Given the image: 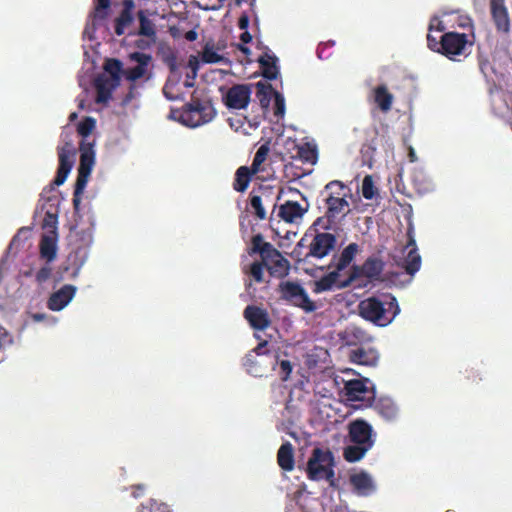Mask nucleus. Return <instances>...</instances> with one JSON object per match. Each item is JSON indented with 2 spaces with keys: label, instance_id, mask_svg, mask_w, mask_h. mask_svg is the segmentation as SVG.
<instances>
[{
  "label": "nucleus",
  "instance_id": "1",
  "mask_svg": "<svg viewBox=\"0 0 512 512\" xmlns=\"http://www.w3.org/2000/svg\"><path fill=\"white\" fill-rule=\"evenodd\" d=\"M358 313L364 320L385 327L400 313V307L394 295L379 293L361 300L358 304Z\"/></svg>",
  "mask_w": 512,
  "mask_h": 512
},
{
  "label": "nucleus",
  "instance_id": "2",
  "mask_svg": "<svg viewBox=\"0 0 512 512\" xmlns=\"http://www.w3.org/2000/svg\"><path fill=\"white\" fill-rule=\"evenodd\" d=\"M427 46L431 51L444 55L449 60L461 61V57L466 58L470 54L473 42L465 33L446 32L439 38L428 33Z\"/></svg>",
  "mask_w": 512,
  "mask_h": 512
},
{
  "label": "nucleus",
  "instance_id": "3",
  "mask_svg": "<svg viewBox=\"0 0 512 512\" xmlns=\"http://www.w3.org/2000/svg\"><path fill=\"white\" fill-rule=\"evenodd\" d=\"M216 116V110L209 100L192 97L182 109H171L170 118L187 127L195 128L209 123Z\"/></svg>",
  "mask_w": 512,
  "mask_h": 512
},
{
  "label": "nucleus",
  "instance_id": "4",
  "mask_svg": "<svg viewBox=\"0 0 512 512\" xmlns=\"http://www.w3.org/2000/svg\"><path fill=\"white\" fill-rule=\"evenodd\" d=\"M349 188L338 180L330 181L325 185L324 193L326 212L325 217L329 225L323 228L328 229L331 224L336 223L350 212L349 203L347 201Z\"/></svg>",
  "mask_w": 512,
  "mask_h": 512
},
{
  "label": "nucleus",
  "instance_id": "5",
  "mask_svg": "<svg viewBox=\"0 0 512 512\" xmlns=\"http://www.w3.org/2000/svg\"><path fill=\"white\" fill-rule=\"evenodd\" d=\"M334 455L329 449L316 447L307 462V477L313 481L327 480L332 483L334 473Z\"/></svg>",
  "mask_w": 512,
  "mask_h": 512
},
{
  "label": "nucleus",
  "instance_id": "6",
  "mask_svg": "<svg viewBox=\"0 0 512 512\" xmlns=\"http://www.w3.org/2000/svg\"><path fill=\"white\" fill-rule=\"evenodd\" d=\"M282 297L291 302L294 306L301 308L307 313L314 312L317 307L309 298L305 289L298 283L286 281L279 285Z\"/></svg>",
  "mask_w": 512,
  "mask_h": 512
},
{
  "label": "nucleus",
  "instance_id": "7",
  "mask_svg": "<svg viewBox=\"0 0 512 512\" xmlns=\"http://www.w3.org/2000/svg\"><path fill=\"white\" fill-rule=\"evenodd\" d=\"M375 436L372 426L364 419H355L348 424V437L353 444L372 448Z\"/></svg>",
  "mask_w": 512,
  "mask_h": 512
},
{
  "label": "nucleus",
  "instance_id": "8",
  "mask_svg": "<svg viewBox=\"0 0 512 512\" xmlns=\"http://www.w3.org/2000/svg\"><path fill=\"white\" fill-rule=\"evenodd\" d=\"M337 245V237L328 232H317L309 244L306 257L322 259L333 252Z\"/></svg>",
  "mask_w": 512,
  "mask_h": 512
},
{
  "label": "nucleus",
  "instance_id": "9",
  "mask_svg": "<svg viewBox=\"0 0 512 512\" xmlns=\"http://www.w3.org/2000/svg\"><path fill=\"white\" fill-rule=\"evenodd\" d=\"M79 149L81 154L76 181L79 182L78 189H81L83 184L87 185L89 176L95 164L94 143L83 140L80 143Z\"/></svg>",
  "mask_w": 512,
  "mask_h": 512
},
{
  "label": "nucleus",
  "instance_id": "10",
  "mask_svg": "<svg viewBox=\"0 0 512 512\" xmlns=\"http://www.w3.org/2000/svg\"><path fill=\"white\" fill-rule=\"evenodd\" d=\"M252 84H235L224 96V103L230 109H245L251 100Z\"/></svg>",
  "mask_w": 512,
  "mask_h": 512
},
{
  "label": "nucleus",
  "instance_id": "11",
  "mask_svg": "<svg viewBox=\"0 0 512 512\" xmlns=\"http://www.w3.org/2000/svg\"><path fill=\"white\" fill-rule=\"evenodd\" d=\"M57 151L59 166L53 183L56 186H60L66 181L68 174L73 167L75 149L71 142H66L63 146L58 147Z\"/></svg>",
  "mask_w": 512,
  "mask_h": 512
},
{
  "label": "nucleus",
  "instance_id": "12",
  "mask_svg": "<svg viewBox=\"0 0 512 512\" xmlns=\"http://www.w3.org/2000/svg\"><path fill=\"white\" fill-rule=\"evenodd\" d=\"M262 260L271 277L282 279L289 274L290 262L276 248Z\"/></svg>",
  "mask_w": 512,
  "mask_h": 512
},
{
  "label": "nucleus",
  "instance_id": "13",
  "mask_svg": "<svg viewBox=\"0 0 512 512\" xmlns=\"http://www.w3.org/2000/svg\"><path fill=\"white\" fill-rule=\"evenodd\" d=\"M129 59L137 63L135 67L126 68L123 71L124 77L131 82L145 77L148 71V66L152 61V56L143 52H133L129 54Z\"/></svg>",
  "mask_w": 512,
  "mask_h": 512
},
{
  "label": "nucleus",
  "instance_id": "14",
  "mask_svg": "<svg viewBox=\"0 0 512 512\" xmlns=\"http://www.w3.org/2000/svg\"><path fill=\"white\" fill-rule=\"evenodd\" d=\"M243 315L255 330L264 331L271 325L269 313L264 308L248 305L244 309Z\"/></svg>",
  "mask_w": 512,
  "mask_h": 512
},
{
  "label": "nucleus",
  "instance_id": "15",
  "mask_svg": "<svg viewBox=\"0 0 512 512\" xmlns=\"http://www.w3.org/2000/svg\"><path fill=\"white\" fill-rule=\"evenodd\" d=\"M385 267L383 260L377 257H368L362 266H353L352 276H364L369 279H378Z\"/></svg>",
  "mask_w": 512,
  "mask_h": 512
},
{
  "label": "nucleus",
  "instance_id": "16",
  "mask_svg": "<svg viewBox=\"0 0 512 512\" xmlns=\"http://www.w3.org/2000/svg\"><path fill=\"white\" fill-rule=\"evenodd\" d=\"M77 288L74 285L66 284L59 290L52 293L47 301V307L52 311H60L66 307L75 296Z\"/></svg>",
  "mask_w": 512,
  "mask_h": 512
},
{
  "label": "nucleus",
  "instance_id": "17",
  "mask_svg": "<svg viewBox=\"0 0 512 512\" xmlns=\"http://www.w3.org/2000/svg\"><path fill=\"white\" fill-rule=\"evenodd\" d=\"M122 10L114 20V32L117 36H122L127 27L134 22L135 2L133 0H122Z\"/></svg>",
  "mask_w": 512,
  "mask_h": 512
},
{
  "label": "nucleus",
  "instance_id": "18",
  "mask_svg": "<svg viewBox=\"0 0 512 512\" xmlns=\"http://www.w3.org/2000/svg\"><path fill=\"white\" fill-rule=\"evenodd\" d=\"M272 192L267 188H259V194L254 190L249 195V206L251 212L259 220L266 219V210L264 204L270 202Z\"/></svg>",
  "mask_w": 512,
  "mask_h": 512
},
{
  "label": "nucleus",
  "instance_id": "19",
  "mask_svg": "<svg viewBox=\"0 0 512 512\" xmlns=\"http://www.w3.org/2000/svg\"><path fill=\"white\" fill-rule=\"evenodd\" d=\"M349 482L354 492L360 496H369L376 489L372 477L365 471L350 475Z\"/></svg>",
  "mask_w": 512,
  "mask_h": 512
},
{
  "label": "nucleus",
  "instance_id": "20",
  "mask_svg": "<svg viewBox=\"0 0 512 512\" xmlns=\"http://www.w3.org/2000/svg\"><path fill=\"white\" fill-rule=\"evenodd\" d=\"M491 15L499 31L508 32L510 20L504 0H490Z\"/></svg>",
  "mask_w": 512,
  "mask_h": 512
},
{
  "label": "nucleus",
  "instance_id": "21",
  "mask_svg": "<svg viewBox=\"0 0 512 512\" xmlns=\"http://www.w3.org/2000/svg\"><path fill=\"white\" fill-rule=\"evenodd\" d=\"M119 85L116 80L109 79L105 75H101L95 80L96 102L105 104L111 97L113 90Z\"/></svg>",
  "mask_w": 512,
  "mask_h": 512
},
{
  "label": "nucleus",
  "instance_id": "22",
  "mask_svg": "<svg viewBox=\"0 0 512 512\" xmlns=\"http://www.w3.org/2000/svg\"><path fill=\"white\" fill-rule=\"evenodd\" d=\"M339 272L337 270L331 271L328 274L321 277L319 280L314 282L313 292L316 294L330 291L335 286L337 288H344L349 285V283L352 281L353 277H351L349 280L342 282L340 284H337V280L339 277Z\"/></svg>",
  "mask_w": 512,
  "mask_h": 512
},
{
  "label": "nucleus",
  "instance_id": "23",
  "mask_svg": "<svg viewBox=\"0 0 512 512\" xmlns=\"http://www.w3.org/2000/svg\"><path fill=\"white\" fill-rule=\"evenodd\" d=\"M349 359L352 363L365 366H375L378 362L379 355L377 350L373 348L358 347L351 350Z\"/></svg>",
  "mask_w": 512,
  "mask_h": 512
},
{
  "label": "nucleus",
  "instance_id": "24",
  "mask_svg": "<svg viewBox=\"0 0 512 512\" xmlns=\"http://www.w3.org/2000/svg\"><path fill=\"white\" fill-rule=\"evenodd\" d=\"M306 211L307 208H303L298 202L288 200L279 206L278 215L286 223H294L301 219Z\"/></svg>",
  "mask_w": 512,
  "mask_h": 512
},
{
  "label": "nucleus",
  "instance_id": "25",
  "mask_svg": "<svg viewBox=\"0 0 512 512\" xmlns=\"http://www.w3.org/2000/svg\"><path fill=\"white\" fill-rule=\"evenodd\" d=\"M339 335H341V339L348 346H357L371 339L363 328L356 325L347 326Z\"/></svg>",
  "mask_w": 512,
  "mask_h": 512
},
{
  "label": "nucleus",
  "instance_id": "26",
  "mask_svg": "<svg viewBox=\"0 0 512 512\" xmlns=\"http://www.w3.org/2000/svg\"><path fill=\"white\" fill-rule=\"evenodd\" d=\"M359 251V246L357 243H350L347 245L341 252L339 256H334L332 262L330 263L329 267L335 266V270H337L339 273L343 271L345 268H347L350 263L355 258L356 254Z\"/></svg>",
  "mask_w": 512,
  "mask_h": 512
},
{
  "label": "nucleus",
  "instance_id": "27",
  "mask_svg": "<svg viewBox=\"0 0 512 512\" xmlns=\"http://www.w3.org/2000/svg\"><path fill=\"white\" fill-rule=\"evenodd\" d=\"M243 365L245 366L248 373L255 377H261L266 372L271 370L268 360H263V358L256 357L252 353H248L245 356Z\"/></svg>",
  "mask_w": 512,
  "mask_h": 512
},
{
  "label": "nucleus",
  "instance_id": "28",
  "mask_svg": "<svg viewBox=\"0 0 512 512\" xmlns=\"http://www.w3.org/2000/svg\"><path fill=\"white\" fill-rule=\"evenodd\" d=\"M276 62L277 57L275 55L264 53L259 57L258 63L261 68V74L265 79L275 80L278 77L279 69Z\"/></svg>",
  "mask_w": 512,
  "mask_h": 512
},
{
  "label": "nucleus",
  "instance_id": "29",
  "mask_svg": "<svg viewBox=\"0 0 512 512\" xmlns=\"http://www.w3.org/2000/svg\"><path fill=\"white\" fill-rule=\"evenodd\" d=\"M40 256L47 263L56 259L57 256V238L55 235L44 234L39 243Z\"/></svg>",
  "mask_w": 512,
  "mask_h": 512
},
{
  "label": "nucleus",
  "instance_id": "30",
  "mask_svg": "<svg viewBox=\"0 0 512 512\" xmlns=\"http://www.w3.org/2000/svg\"><path fill=\"white\" fill-rule=\"evenodd\" d=\"M374 410L385 420L391 421L398 416V407L394 401L388 397L379 398L374 402Z\"/></svg>",
  "mask_w": 512,
  "mask_h": 512
},
{
  "label": "nucleus",
  "instance_id": "31",
  "mask_svg": "<svg viewBox=\"0 0 512 512\" xmlns=\"http://www.w3.org/2000/svg\"><path fill=\"white\" fill-rule=\"evenodd\" d=\"M277 462L284 471H292L295 466L293 446L290 442L283 443L277 452Z\"/></svg>",
  "mask_w": 512,
  "mask_h": 512
},
{
  "label": "nucleus",
  "instance_id": "32",
  "mask_svg": "<svg viewBox=\"0 0 512 512\" xmlns=\"http://www.w3.org/2000/svg\"><path fill=\"white\" fill-rule=\"evenodd\" d=\"M412 246L404 259V269L409 275H414L421 267V256L418 253L414 239H410L407 247Z\"/></svg>",
  "mask_w": 512,
  "mask_h": 512
},
{
  "label": "nucleus",
  "instance_id": "33",
  "mask_svg": "<svg viewBox=\"0 0 512 512\" xmlns=\"http://www.w3.org/2000/svg\"><path fill=\"white\" fill-rule=\"evenodd\" d=\"M255 174L257 173L250 167L240 166L235 172L233 189L237 192H245Z\"/></svg>",
  "mask_w": 512,
  "mask_h": 512
},
{
  "label": "nucleus",
  "instance_id": "34",
  "mask_svg": "<svg viewBox=\"0 0 512 512\" xmlns=\"http://www.w3.org/2000/svg\"><path fill=\"white\" fill-rule=\"evenodd\" d=\"M374 101L382 112H388L393 103V95L388 91L386 85H378L373 90Z\"/></svg>",
  "mask_w": 512,
  "mask_h": 512
},
{
  "label": "nucleus",
  "instance_id": "35",
  "mask_svg": "<svg viewBox=\"0 0 512 512\" xmlns=\"http://www.w3.org/2000/svg\"><path fill=\"white\" fill-rule=\"evenodd\" d=\"M345 394L349 400H363L364 394L367 392V386L362 380H349L344 386Z\"/></svg>",
  "mask_w": 512,
  "mask_h": 512
},
{
  "label": "nucleus",
  "instance_id": "36",
  "mask_svg": "<svg viewBox=\"0 0 512 512\" xmlns=\"http://www.w3.org/2000/svg\"><path fill=\"white\" fill-rule=\"evenodd\" d=\"M267 345V341H262L250 353L256 357L263 358V360H268L271 370H275L278 364V354L275 351L268 350Z\"/></svg>",
  "mask_w": 512,
  "mask_h": 512
},
{
  "label": "nucleus",
  "instance_id": "37",
  "mask_svg": "<svg viewBox=\"0 0 512 512\" xmlns=\"http://www.w3.org/2000/svg\"><path fill=\"white\" fill-rule=\"evenodd\" d=\"M370 449L360 444L348 445L344 448L343 457L347 462L354 463L361 460Z\"/></svg>",
  "mask_w": 512,
  "mask_h": 512
},
{
  "label": "nucleus",
  "instance_id": "38",
  "mask_svg": "<svg viewBox=\"0 0 512 512\" xmlns=\"http://www.w3.org/2000/svg\"><path fill=\"white\" fill-rule=\"evenodd\" d=\"M256 87V98L263 109H267L270 105L271 96L275 92L271 84L265 82H258Z\"/></svg>",
  "mask_w": 512,
  "mask_h": 512
},
{
  "label": "nucleus",
  "instance_id": "39",
  "mask_svg": "<svg viewBox=\"0 0 512 512\" xmlns=\"http://www.w3.org/2000/svg\"><path fill=\"white\" fill-rule=\"evenodd\" d=\"M251 244L252 247L249 253H259L261 259H263L269 252H271L275 248L271 243L265 242L261 234L254 235L252 237Z\"/></svg>",
  "mask_w": 512,
  "mask_h": 512
},
{
  "label": "nucleus",
  "instance_id": "40",
  "mask_svg": "<svg viewBox=\"0 0 512 512\" xmlns=\"http://www.w3.org/2000/svg\"><path fill=\"white\" fill-rule=\"evenodd\" d=\"M298 157L305 163L314 164L318 158V152L316 146L310 143H304L298 146L297 149Z\"/></svg>",
  "mask_w": 512,
  "mask_h": 512
},
{
  "label": "nucleus",
  "instance_id": "41",
  "mask_svg": "<svg viewBox=\"0 0 512 512\" xmlns=\"http://www.w3.org/2000/svg\"><path fill=\"white\" fill-rule=\"evenodd\" d=\"M201 59L204 63H219L223 60V57L220 56L215 50V44L212 39L207 41L203 47Z\"/></svg>",
  "mask_w": 512,
  "mask_h": 512
},
{
  "label": "nucleus",
  "instance_id": "42",
  "mask_svg": "<svg viewBox=\"0 0 512 512\" xmlns=\"http://www.w3.org/2000/svg\"><path fill=\"white\" fill-rule=\"evenodd\" d=\"M105 71L109 74L107 76L109 79L116 80V82H120V75L123 74L122 62L118 59L111 58L107 59L104 65Z\"/></svg>",
  "mask_w": 512,
  "mask_h": 512
},
{
  "label": "nucleus",
  "instance_id": "43",
  "mask_svg": "<svg viewBox=\"0 0 512 512\" xmlns=\"http://www.w3.org/2000/svg\"><path fill=\"white\" fill-rule=\"evenodd\" d=\"M137 16L140 23L138 34L146 37L155 36L156 32L154 29V24L150 19L147 18L145 12L143 10H140L138 11Z\"/></svg>",
  "mask_w": 512,
  "mask_h": 512
},
{
  "label": "nucleus",
  "instance_id": "44",
  "mask_svg": "<svg viewBox=\"0 0 512 512\" xmlns=\"http://www.w3.org/2000/svg\"><path fill=\"white\" fill-rule=\"evenodd\" d=\"M269 151L270 149L267 144H263L258 148L250 166L253 172L259 173L262 171L261 165L266 161Z\"/></svg>",
  "mask_w": 512,
  "mask_h": 512
},
{
  "label": "nucleus",
  "instance_id": "45",
  "mask_svg": "<svg viewBox=\"0 0 512 512\" xmlns=\"http://www.w3.org/2000/svg\"><path fill=\"white\" fill-rule=\"evenodd\" d=\"M377 188L371 175H366L362 181V195L367 200H372L377 195Z\"/></svg>",
  "mask_w": 512,
  "mask_h": 512
},
{
  "label": "nucleus",
  "instance_id": "46",
  "mask_svg": "<svg viewBox=\"0 0 512 512\" xmlns=\"http://www.w3.org/2000/svg\"><path fill=\"white\" fill-rule=\"evenodd\" d=\"M96 127V120L93 117H85L77 125V132L83 138L88 137Z\"/></svg>",
  "mask_w": 512,
  "mask_h": 512
},
{
  "label": "nucleus",
  "instance_id": "47",
  "mask_svg": "<svg viewBox=\"0 0 512 512\" xmlns=\"http://www.w3.org/2000/svg\"><path fill=\"white\" fill-rule=\"evenodd\" d=\"M265 264L263 260L253 262L245 273L250 274L257 283L263 282Z\"/></svg>",
  "mask_w": 512,
  "mask_h": 512
},
{
  "label": "nucleus",
  "instance_id": "48",
  "mask_svg": "<svg viewBox=\"0 0 512 512\" xmlns=\"http://www.w3.org/2000/svg\"><path fill=\"white\" fill-rule=\"evenodd\" d=\"M96 6H95V13L94 18L95 19H106L108 13L107 10L109 9L111 5V0H95Z\"/></svg>",
  "mask_w": 512,
  "mask_h": 512
},
{
  "label": "nucleus",
  "instance_id": "49",
  "mask_svg": "<svg viewBox=\"0 0 512 512\" xmlns=\"http://www.w3.org/2000/svg\"><path fill=\"white\" fill-rule=\"evenodd\" d=\"M141 512H172V511L167 504L159 503L155 500H150L149 503L142 505Z\"/></svg>",
  "mask_w": 512,
  "mask_h": 512
},
{
  "label": "nucleus",
  "instance_id": "50",
  "mask_svg": "<svg viewBox=\"0 0 512 512\" xmlns=\"http://www.w3.org/2000/svg\"><path fill=\"white\" fill-rule=\"evenodd\" d=\"M174 88H175V84L170 83V82L165 83V85L162 89V92H163V95L166 97V99H168L170 101H175V100L180 99L179 94L175 93L173 91Z\"/></svg>",
  "mask_w": 512,
  "mask_h": 512
},
{
  "label": "nucleus",
  "instance_id": "51",
  "mask_svg": "<svg viewBox=\"0 0 512 512\" xmlns=\"http://www.w3.org/2000/svg\"><path fill=\"white\" fill-rule=\"evenodd\" d=\"M78 187H79V182L76 181L75 186H74L73 199H72L73 207L75 210L79 209V206L81 203V195L83 194L84 189L86 188V184H83L81 189H78Z\"/></svg>",
  "mask_w": 512,
  "mask_h": 512
},
{
  "label": "nucleus",
  "instance_id": "52",
  "mask_svg": "<svg viewBox=\"0 0 512 512\" xmlns=\"http://www.w3.org/2000/svg\"><path fill=\"white\" fill-rule=\"evenodd\" d=\"M445 25L444 23L436 16H434L429 23L428 33L433 34V31H437L439 33H445Z\"/></svg>",
  "mask_w": 512,
  "mask_h": 512
},
{
  "label": "nucleus",
  "instance_id": "53",
  "mask_svg": "<svg viewBox=\"0 0 512 512\" xmlns=\"http://www.w3.org/2000/svg\"><path fill=\"white\" fill-rule=\"evenodd\" d=\"M52 273V268L49 265L43 266L39 269L35 275L36 281L39 283H43L47 281Z\"/></svg>",
  "mask_w": 512,
  "mask_h": 512
},
{
  "label": "nucleus",
  "instance_id": "54",
  "mask_svg": "<svg viewBox=\"0 0 512 512\" xmlns=\"http://www.w3.org/2000/svg\"><path fill=\"white\" fill-rule=\"evenodd\" d=\"M274 95H275L274 114L276 116H283V114L285 112L284 98L278 92H274Z\"/></svg>",
  "mask_w": 512,
  "mask_h": 512
},
{
  "label": "nucleus",
  "instance_id": "55",
  "mask_svg": "<svg viewBox=\"0 0 512 512\" xmlns=\"http://www.w3.org/2000/svg\"><path fill=\"white\" fill-rule=\"evenodd\" d=\"M280 366V374H281V378L282 380H287L289 375L291 374L292 372V365L290 363V361L288 360H278V364Z\"/></svg>",
  "mask_w": 512,
  "mask_h": 512
},
{
  "label": "nucleus",
  "instance_id": "56",
  "mask_svg": "<svg viewBox=\"0 0 512 512\" xmlns=\"http://www.w3.org/2000/svg\"><path fill=\"white\" fill-rule=\"evenodd\" d=\"M136 86L134 84L130 85L128 93L124 96L122 100V105H128L135 98Z\"/></svg>",
  "mask_w": 512,
  "mask_h": 512
},
{
  "label": "nucleus",
  "instance_id": "57",
  "mask_svg": "<svg viewBox=\"0 0 512 512\" xmlns=\"http://www.w3.org/2000/svg\"><path fill=\"white\" fill-rule=\"evenodd\" d=\"M249 26V16L246 13H243L238 19V27L241 30H247Z\"/></svg>",
  "mask_w": 512,
  "mask_h": 512
},
{
  "label": "nucleus",
  "instance_id": "58",
  "mask_svg": "<svg viewBox=\"0 0 512 512\" xmlns=\"http://www.w3.org/2000/svg\"><path fill=\"white\" fill-rule=\"evenodd\" d=\"M145 485L143 484H138V485H133L131 487L132 489V495L135 497V498H138V497H141L144 495V492H145Z\"/></svg>",
  "mask_w": 512,
  "mask_h": 512
},
{
  "label": "nucleus",
  "instance_id": "59",
  "mask_svg": "<svg viewBox=\"0 0 512 512\" xmlns=\"http://www.w3.org/2000/svg\"><path fill=\"white\" fill-rule=\"evenodd\" d=\"M165 63L168 65L171 72L176 71V56L173 53L165 58Z\"/></svg>",
  "mask_w": 512,
  "mask_h": 512
},
{
  "label": "nucleus",
  "instance_id": "60",
  "mask_svg": "<svg viewBox=\"0 0 512 512\" xmlns=\"http://www.w3.org/2000/svg\"><path fill=\"white\" fill-rule=\"evenodd\" d=\"M197 37H198V34L195 30H189L185 33V39L187 41H190V42L195 41L197 39Z\"/></svg>",
  "mask_w": 512,
  "mask_h": 512
},
{
  "label": "nucleus",
  "instance_id": "61",
  "mask_svg": "<svg viewBox=\"0 0 512 512\" xmlns=\"http://www.w3.org/2000/svg\"><path fill=\"white\" fill-rule=\"evenodd\" d=\"M189 66L193 69L194 74H196L198 69V60L197 57L191 56L189 58Z\"/></svg>",
  "mask_w": 512,
  "mask_h": 512
},
{
  "label": "nucleus",
  "instance_id": "62",
  "mask_svg": "<svg viewBox=\"0 0 512 512\" xmlns=\"http://www.w3.org/2000/svg\"><path fill=\"white\" fill-rule=\"evenodd\" d=\"M243 31L244 32L240 35V40L243 43H249L252 40V35L247 30Z\"/></svg>",
  "mask_w": 512,
  "mask_h": 512
},
{
  "label": "nucleus",
  "instance_id": "63",
  "mask_svg": "<svg viewBox=\"0 0 512 512\" xmlns=\"http://www.w3.org/2000/svg\"><path fill=\"white\" fill-rule=\"evenodd\" d=\"M237 48L243 52L244 54H249L250 53V49L248 47H246L244 44H238L237 45Z\"/></svg>",
  "mask_w": 512,
  "mask_h": 512
},
{
  "label": "nucleus",
  "instance_id": "64",
  "mask_svg": "<svg viewBox=\"0 0 512 512\" xmlns=\"http://www.w3.org/2000/svg\"><path fill=\"white\" fill-rule=\"evenodd\" d=\"M77 117H78V114L76 112H73L69 115V121L73 122L77 119Z\"/></svg>",
  "mask_w": 512,
  "mask_h": 512
}]
</instances>
